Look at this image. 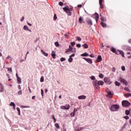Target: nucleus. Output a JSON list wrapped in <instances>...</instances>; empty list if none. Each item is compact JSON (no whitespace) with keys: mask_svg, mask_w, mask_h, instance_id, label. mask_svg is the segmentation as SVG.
Returning <instances> with one entry per match:
<instances>
[{"mask_svg":"<svg viewBox=\"0 0 131 131\" xmlns=\"http://www.w3.org/2000/svg\"><path fill=\"white\" fill-rule=\"evenodd\" d=\"M100 85H104V82L103 81H96L94 82L95 89H99Z\"/></svg>","mask_w":131,"mask_h":131,"instance_id":"nucleus-1","label":"nucleus"},{"mask_svg":"<svg viewBox=\"0 0 131 131\" xmlns=\"http://www.w3.org/2000/svg\"><path fill=\"white\" fill-rule=\"evenodd\" d=\"M118 109H119V105L118 104H114L110 107V110L112 111V112L118 111Z\"/></svg>","mask_w":131,"mask_h":131,"instance_id":"nucleus-2","label":"nucleus"},{"mask_svg":"<svg viewBox=\"0 0 131 131\" xmlns=\"http://www.w3.org/2000/svg\"><path fill=\"white\" fill-rule=\"evenodd\" d=\"M122 105L123 107H128L129 106H130V103L127 100H124L122 102Z\"/></svg>","mask_w":131,"mask_h":131,"instance_id":"nucleus-3","label":"nucleus"},{"mask_svg":"<svg viewBox=\"0 0 131 131\" xmlns=\"http://www.w3.org/2000/svg\"><path fill=\"white\" fill-rule=\"evenodd\" d=\"M92 18H94V19H95L96 23H98V21H99V18H100L99 14L95 13L92 15Z\"/></svg>","mask_w":131,"mask_h":131,"instance_id":"nucleus-4","label":"nucleus"},{"mask_svg":"<svg viewBox=\"0 0 131 131\" xmlns=\"http://www.w3.org/2000/svg\"><path fill=\"white\" fill-rule=\"evenodd\" d=\"M63 10H64V11L66 12L67 14H68L69 16H71V11H70V9H69V7L67 6L63 8Z\"/></svg>","mask_w":131,"mask_h":131,"instance_id":"nucleus-5","label":"nucleus"},{"mask_svg":"<svg viewBox=\"0 0 131 131\" xmlns=\"http://www.w3.org/2000/svg\"><path fill=\"white\" fill-rule=\"evenodd\" d=\"M106 97L107 98H111L113 96V92H111L110 90H108L106 91Z\"/></svg>","mask_w":131,"mask_h":131,"instance_id":"nucleus-6","label":"nucleus"},{"mask_svg":"<svg viewBox=\"0 0 131 131\" xmlns=\"http://www.w3.org/2000/svg\"><path fill=\"white\" fill-rule=\"evenodd\" d=\"M70 108V105L69 104H66L64 106H61L60 109H62V110H69Z\"/></svg>","mask_w":131,"mask_h":131,"instance_id":"nucleus-7","label":"nucleus"},{"mask_svg":"<svg viewBox=\"0 0 131 131\" xmlns=\"http://www.w3.org/2000/svg\"><path fill=\"white\" fill-rule=\"evenodd\" d=\"M104 79L105 83H107V84H111V83H112V82L110 81V79L108 78H104Z\"/></svg>","mask_w":131,"mask_h":131,"instance_id":"nucleus-8","label":"nucleus"},{"mask_svg":"<svg viewBox=\"0 0 131 131\" xmlns=\"http://www.w3.org/2000/svg\"><path fill=\"white\" fill-rule=\"evenodd\" d=\"M90 78H91V79H92V80H93L92 82H93L94 86H95L94 82H95V81H97L98 80H97V79H96V77L94 76H90Z\"/></svg>","mask_w":131,"mask_h":131,"instance_id":"nucleus-9","label":"nucleus"},{"mask_svg":"<svg viewBox=\"0 0 131 131\" xmlns=\"http://www.w3.org/2000/svg\"><path fill=\"white\" fill-rule=\"evenodd\" d=\"M83 59L89 64H92L93 63V60H92L91 58H83Z\"/></svg>","mask_w":131,"mask_h":131,"instance_id":"nucleus-10","label":"nucleus"},{"mask_svg":"<svg viewBox=\"0 0 131 131\" xmlns=\"http://www.w3.org/2000/svg\"><path fill=\"white\" fill-rule=\"evenodd\" d=\"M79 100H85L86 99V96L85 95H80L78 97Z\"/></svg>","mask_w":131,"mask_h":131,"instance_id":"nucleus-11","label":"nucleus"},{"mask_svg":"<svg viewBox=\"0 0 131 131\" xmlns=\"http://www.w3.org/2000/svg\"><path fill=\"white\" fill-rule=\"evenodd\" d=\"M4 91H5V87L2 83H0V93H4Z\"/></svg>","mask_w":131,"mask_h":131,"instance_id":"nucleus-12","label":"nucleus"},{"mask_svg":"<svg viewBox=\"0 0 131 131\" xmlns=\"http://www.w3.org/2000/svg\"><path fill=\"white\" fill-rule=\"evenodd\" d=\"M70 52L72 53H76V49L71 46V45H70Z\"/></svg>","mask_w":131,"mask_h":131,"instance_id":"nucleus-13","label":"nucleus"},{"mask_svg":"<svg viewBox=\"0 0 131 131\" xmlns=\"http://www.w3.org/2000/svg\"><path fill=\"white\" fill-rule=\"evenodd\" d=\"M86 23H88V24H89V25H91V26L93 25V21H92V19L89 18L86 19Z\"/></svg>","mask_w":131,"mask_h":131,"instance_id":"nucleus-14","label":"nucleus"},{"mask_svg":"<svg viewBox=\"0 0 131 131\" xmlns=\"http://www.w3.org/2000/svg\"><path fill=\"white\" fill-rule=\"evenodd\" d=\"M10 106L11 107H12L13 109H14V110H16V104H15L14 102H11L10 103Z\"/></svg>","mask_w":131,"mask_h":131,"instance_id":"nucleus-15","label":"nucleus"},{"mask_svg":"<svg viewBox=\"0 0 131 131\" xmlns=\"http://www.w3.org/2000/svg\"><path fill=\"white\" fill-rule=\"evenodd\" d=\"M120 81H121V82H123V83H124V84H125L126 85H127V84H128V82H127V81H125L124 79H122L121 78H120Z\"/></svg>","mask_w":131,"mask_h":131,"instance_id":"nucleus-16","label":"nucleus"},{"mask_svg":"<svg viewBox=\"0 0 131 131\" xmlns=\"http://www.w3.org/2000/svg\"><path fill=\"white\" fill-rule=\"evenodd\" d=\"M24 30H25L26 31H30V32H31V30L29 29L28 26L25 25L23 27Z\"/></svg>","mask_w":131,"mask_h":131,"instance_id":"nucleus-17","label":"nucleus"},{"mask_svg":"<svg viewBox=\"0 0 131 131\" xmlns=\"http://www.w3.org/2000/svg\"><path fill=\"white\" fill-rule=\"evenodd\" d=\"M82 129H84V128L83 127H77L75 128L76 131H81V130H82Z\"/></svg>","mask_w":131,"mask_h":131,"instance_id":"nucleus-18","label":"nucleus"},{"mask_svg":"<svg viewBox=\"0 0 131 131\" xmlns=\"http://www.w3.org/2000/svg\"><path fill=\"white\" fill-rule=\"evenodd\" d=\"M41 52L42 53V54L43 55H44V56H46V57H48L49 56V54L47 53H46L45 51H43V50H41Z\"/></svg>","mask_w":131,"mask_h":131,"instance_id":"nucleus-19","label":"nucleus"},{"mask_svg":"<svg viewBox=\"0 0 131 131\" xmlns=\"http://www.w3.org/2000/svg\"><path fill=\"white\" fill-rule=\"evenodd\" d=\"M124 50H126V51H131V47H128L127 46H125V48H123Z\"/></svg>","mask_w":131,"mask_h":131,"instance_id":"nucleus-20","label":"nucleus"},{"mask_svg":"<svg viewBox=\"0 0 131 131\" xmlns=\"http://www.w3.org/2000/svg\"><path fill=\"white\" fill-rule=\"evenodd\" d=\"M17 81L19 84H21L22 83V81L21 80V78H18L17 79Z\"/></svg>","mask_w":131,"mask_h":131,"instance_id":"nucleus-21","label":"nucleus"},{"mask_svg":"<svg viewBox=\"0 0 131 131\" xmlns=\"http://www.w3.org/2000/svg\"><path fill=\"white\" fill-rule=\"evenodd\" d=\"M82 57H89V53H84L83 54H81Z\"/></svg>","mask_w":131,"mask_h":131,"instance_id":"nucleus-22","label":"nucleus"},{"mask_svg":"<svg viewBox=\"0 0 131 131\" xmlns=\"http://www.w3.org/2000/svg\"><path fill=\"white\" fill-rule=\"evenodd\" d=\"M16 110L17 111L18 115H21V111H20V108L19 107H17Z\"/></svg>","mask_w":131,"mask_h":131,"instance_id":"nucleus-23","label":"nucleus"},{"mask_svg":"<svg viewBox=\"0 0 131 131\" xmlns=\"http://www.w3.org/2000/svg\"><path fill=\"white\" fill-rule=\"evenodd\" d=\"M82 47H83V48H84L85 49H88V48H89V45H88V43H84L82 45Z\"/></svg>","mask_w":131,"mask_h":131,"instance_id":"nucleus-24","label":"nucleus"},{"mask_svg":"<svg viewBox=\"0 0 131 131\" xmlns=\"http://www.w3.org/2000/svg\"><path fill=\"white\" fill-rule=\"evenodd\" d=\"M102 2H103V0H99V5L100 6V8H101V9H103V8H104V6L102 5Z\"/></svg>","mask_w":131,"mask_h":131,"instance_id":"nucleus-25","label":"nucleus"},{"mask_svg":"<svg viewBox=\"0 0 131 131\" xmlns=\"http://www.w3.org/2000/svg\"><path fill=\"white\" fill-rule=\"evenodd\" d=\"M97 59L98 60V62H101V61H102V56H101V55H98Z\"/></svg>","mask_w":131,"mask_h":131,"instance_id":"nucleus-26","label":"nucleus"},{"mask_svg":"<svg viewBox=\"0 0 131 131\" xmlns=\"http://www.w3.org/2000/svg\"><path fill=\"white\" fill-rule=\"evenodd\" d=\"M73 61V58L70 56L69 58L68 59V62H69V63H72Z\"/></svg>","mask_w":131,"mask_h":131,"instance_id":"nucleus-27","label":"nucleus"},{"mask_svg":"<svg viewBox=\"0 0 131 131\" xmlns=\"http://www.w3.org/2000/svg\"><path fill=\"white\" fill-rule=\"evenodd\" d=\"M119 53L122 55V57H124V52H123V51H121V50H119Z\"/></svg>","mask_w":131,"mask_h":131,"instance_id":"nucleus-28","label":"nucleus"},{"mask_svg":"<svg viewBox=\"0 0 131 131\" xmlns=\"http://www.w3.org/2000/svg\"><path fill=\"white\" fill-rule=\"evenodd\" d=\"M100 24L102 27H106V24L104 21H102Z\"/></svg>","mask_w":131,"mask_h":131,"instance_id":"nucleus-29","label":"nucleus"},{"mask_svg":"<svg viewBox=\"0 0 131 131\" xmlns=\"http://www.w3.org/2000/svg\"><path fill=\"white\" fill-rule=\"evenodd\" d=\"M111 50L112 51V52H113V53H116V49L113 47H112L111 48Z\"/></svg>","mask_w":131,"mask_h":131,"instance_id":"nucleus-30","label":"nucleus"},{"mask_svg":"<svg viewBox=\"0 0 131 131\" xmlns=\"http://www.w3.org/2000/svg\"><path fill=\"white\" fill-rule=\"evenodd\" d=\"M55 56H56V54L55 53V51H52V58H53V59H55Z\"/></svg>","mask_w":131,"mask_h":131,"instance_id":"nucleus-31","label":"nucleus"},{"mask_svg":"<svg viewBox=\"0 0 131 131\" xmlns=\"http://www.w3.org/2000/svg\"><path fill=\"white\" fill-rule=\"evenodd\" d=\"M82 21H83V18L81 16H80V18H79V23H82Z\"/></svg>","mask_w":131,"mask_h":131,"instance_id":"nucleus-32","label":"nucleus"},{"mask_svg":"<svg viewBox=\"0 0 131 131\" xmlns=\"http://www.w3.org/2000/svg\"><path fill=\"white\" fill-rule=\"evenodd\" d=\"M130 111H128V110H126L125 112V113L126 114V115H129V113H130Z\"/></svg>","mask_w":131,"mask_h":131,"instance_id":"nucleus-33","label":"nucleus"},{"mask_svg":"<svg viewBox=\"0 0 131 131\" xmlns=\"http://www.w3.org/2000/svg\"><path fill=\"white\" fill-rule=\"evenodd\" d=\"M115 84L117 86H119V85H120V83L118 82V81H115Z\"/></svg>","mask_w":131,"mask_h":131,"instance_id":"nucleus-34","label":"nucleus"},{"mask_svg":"<svg viewBox=\"0 0 131 131\" xmlns=\"http://www.w3.org/2000/svg\"><path fill=\"white\" fill-rule=\"evenodd\" d=\"M64 61H66V58L65 57H62L60 58V62H64Z\"/></svg>","mask_w":131,"mask_h":131,"instance_id":"nucleus-35","label":"nucleus"},{"mask_svg":"<svg viewBox=\"0 0 131 131\" xmlns=\"http://www.w3.org/2000/svg\"><path fill=\"white\" fill-rule=\"evenodd\" d=\"M55 127H57V128H60V126L59 125V124L58 123H56L55 124Z\"/></svg>","mask_w":131,"mask_h":131,"instance_id":"nucleus-36","label":"nucleus"},{"mask_svg":"<svg viewBox=\"0 0 131 131\" xmlns=\"http://www.w3.org/2000/svg\"><path fill=\"white\" fill-rule=\"evenodd\" d=\"M57 14H55L53 17V20L54 21H56V20H57Z\"/></svg>","mask_w":131,"mask_h":131,"instance_id":"nucleus-37","label":"nucleus"},{"mask_svg":"<svg viewBox=\"0 0 131 131\" xmlns=\"http://www.w3.org/2000/svg\"><path fill=\"white\" fill-rule=\"evenodd\" d=\"M21 108H30L29 106L20 105Z\"/></svg>","mask_w":131,"mask_h":131,"instance_id":"nucleus-38","label":"nucleus"},{"mask_svg":"<svg viewBox=\"0 0 131 131\" xmlns=\"http://www.w3.org/2000/svg\"><path fill=\"white\" fill-rule=\"evenodd\" d=\"M125 91H126V92H128L129 93L130 92V90H129V89L128 88H124Z\"/></svg>","mask_w":131,"mask_h":131,"instance_id":"nucleus-39","label":"nucleus"},{"mask_svg":"<svg viewBox=\"0 0 131 131\" xmlns=\"http://www.w3.org/2000/svg\"><path fill=\"white\" fill-rule=\"evenodd\" d=\"M76 40H78V41H80L81 40V38L80 37H76Z\"/></svg>","mask_w":131,"mask_h":131,"instance_id":"nucleus-40","label":"nucleus"},{"mask_svg":"<svg viewBox=\"0 0 131 131\" xmlns=\"http://www.w3.org/2000/svg\"><path fill=\"white\" fill-rule=\"evenodd\" d=\"M45 80L44 78H43V76H42L41 78H40V82H43V81Z\"/></svg>","mask_w":131,"mask_h":131,"instance_id":"nucleus-41","label":"nucleus"},{"mask_svg":"<svg viewBox=\"0 0 131 131\" xmlns=\"http://www.w3.org/2000/svg\"><path fill=\"white\" fill-rule=\"evenodd\" d=\"M75 115V112H73L72 113H71V116L72 117H74Z\"/></svg>","mask_w":131,"mask_h":131,"instance_id":"nucleus-42","label":"nucleus"},{"mask_svg":"<svg viewBox=\"0 0 131 131\" xmlns=\"http://www.w3.org/2000/svg\"><path fill=\"white\" fill-rule=\"evenodd\" d=\"M121 70H122V71H125V67L122 66L121 67Z\"/></svg>","mask_w":131,"mask_h":131,"instance_id":"nucleus-43","label":"nucleus"},{"mask_svg":"<svg viewBox=\"0 0 131 131\" xmlns=\"http://www.w3.org/2000/svg\"><path fill=\"white\" fill-rule=\"evenodd\" d=\"M126 97H127V98H128V97H131V94L130 93H127L126 94Z\"/></svg>","mask_w":131,"mask_h":131,"instance_id":"nucleus-44","label":"nucleus"},{"mask_svg":"<svg viewBox=\"0 0 131 131\" xmlns=\"http://www.w3.org/2000/svg\"><path fill=\"white\" fill-rule=\"evenodd\" d=\"M69 52H70V46L69 47V49H68L66 50V53H69Z\"/></svg>","mask_w":131,"mask_h":131,"instance_id":"nucleus-45","label":"nucleus"},{"mask_svg":"<svg viewBox=\"0 0 131 131\" xmlns=\"http://www.w3.org/2000/svg\"><path fill=\"white\" fill-rule=\"evenodd\" d=\"M99 76L100 78H103V77H104V75H103V74H100Z\"/></svg>","mask_w":131,"mask_h":131,"instance_id":"nucleus-46","label":"nucleus"},{"mask_svg":"<svg viewBox=\"0 0 131 131\" xmlns=\"http://www.w3.org/2000/svg\"><path fill=\"white\" fill-rule=\"evenodd\" d=\"M6 59H7L10 60V61H11V60H12V57H11V56H8L6 57Z\"/></svg>","mask_w":131,"mask_h":131,"instance_id":"nucleus-47","label":"nucleus"},{"mask_svg":"<svg viewBox=\"0 0 131 131\" xmlns=\"http://www.w3.org/2000/svg\"><path fill=\"white\" fill-rule=\"evenodd\" d=\"M41 95L42 98H43V90L42 89L41 90Z\"/></svg>","mask_w":131,"mask_h":131,"instance_id":"nucleus-48","label":"nucleus"},{"mask_svg":"<svg viewBox=\"0 0 131 131\" xmlns=\"http://www.w3.org/2000/svg\"><path fill=\"white\" fill-rule=\"evenodd\" d=\"M123 118H125V119H126V120L129 119V117L127 116H124Z\"/></svg>","mask_w":131,"mask_h":131,"instance_id":"nucleus-49","label":"nucleus"},{"mask_svg":"<svg viewBox=\"0 0 131 131\" xmlns=\"http://www.w3.org/2000/svg\"><path fill=\"white\" fill-rule=\"evenodd\" d=\"M71 45L72 47L75 46V42H71Z\"/></svg>","mask_w":131,"mask_h":131,"instance_id":"nucleus-50","label":"nucleus"},{"mask_svg":"<svg viewBox=\"0 0 131 131\" xmlns=\"http://www.w3.org/2000/svg\"><path fill=\"white\" fill-rule=\"evenodd\" d=\"M55 46L56 47H58V46H59V42H55Z\"/></svg>","mask_w":131,"mask_h":131,"instance_id":"nucleus-51","label":"nucleus"},{"mask_svg":"<svg viewBox=\"0 0 131 131\" xmlns=\"http://www.w3.org/2000/svg\"><path fill=\"white\" fill-rule=\"evenodd\" d=\"M24 19H25V17H24V16H22V18L20 19V21L21 22H23V21H24Z\"/></svg>","mask_w":131,"mask_h":131,"instance_id":"nucleus-52","label":"nucleus"},{"mask_svg":"<svg viewBox=\"0 0 131 131\" xmlns=\"http://www.w3.org/2000/svg\"><path fill=\"white\" fill-rule=\"evenodd\" d=\"M70 57H71V58H72L73 57H75V53H74L71 55H70Z\"/></svg>","mask_w":131,"mask_h":131,"instance_id":"nucleus-53","label":"nucleus"},{"mask_svg":"<svg viewBox=\"0 0 131 131\" xmlns=\"http://www.w3.org/2000/svg\"><path fill=\"white\" fill-rule=\"evenodd\" d=\"M76 47L77 48H80V47H81V45L79 44V43H78L76 45Z\"/></svg>","mask_w":131,"mask_h":131,"instance_id":"nucleus-54","label":"nucleus"},{"mask_svg":"<svg viewBox=\"0 0 131 131\" xmlns=\"http://www.w3.org/2000/svg\"><path fill=\"white\" fill-rule=\"evenodd\" d=\"M112 71H113V72H115L116 71V68H113Z\"/></svg>","mask_w":131,"mask_h":131,"instance_id":"nucleus-55","label":"nucleus"},{"mask_svg":"<svg viewBox=\"0 0 131 131\" xmlns=\"http://www.w3.org/2000/svg\"><path fill=\"white\" fill-rule=\"evenodd\" d=\"M101 21H102V22H104V21H106V18H104V17H102Z\"/></svg>","mask_w":131,"mask_h":131,"instance_id":"nucleus-56","label":"nucleus"},{"mask_svg":"<svg viewBox=\"0 0 131 131\" xmlns=\"http://www.w3.org/2000/svg\"><path fill=\"white\" fill-rule=\"evenodd\" d=\"M18 95H22V91H18Z\"/></svg>","mask_w":131,"mask_h":131,"instance_id":"nucleus-57","label":"nucleus"},{"mask_svg":"<svg viewBox=\"0 0 131 131\" xmlns=\"http://www.w3.org/2000/svg\"><path fill=\"white\" fill-rule=\"evenodd\" d=\"M59 6H63V3H62V2H59Z\"/></svg>","mask_w":131,"mask_h":131,"instance_id":"nucleus-58","label":"nucleus"},{"mask_svg":"<svg viewBox=\"0 0 131 131\" xmlns=\"http://www.w3.org/2000/svg\"><path fill=\"white\" fill-rule=\"evenodd\" d=\"M77 108H74V111L73 112H74L75 113V112H77Z\"/></svg>","mask_w":131,"mask_h":131,"instance_id":"nucleus-59","label":"nucleus"},{"mask_svg":"<svg viewBox=\"0 0 131 131\" xmlns=\"http://www.w3.org/2000/svg\"><path fill=\"white\" fill-rule=\"evenodd\" d=\"M16 77L17 79L20 78V77H19V75H18V74H17V73L16 74Z\"/></svg>","mask_w":131,"mask_h":131,"instance_id":"nucleus-60","label":"nucleus"},{"mask_svg":"<svg viewBox=\"0 0 131 131\" xmlns=\"http://www.w3.org/2000/svg\"><path fill=\"white\" fill-rule=\"evenodd\" d=\"M54 123H55V122H56V118L54 117Z\"/></svg>","mask_w":131,"mask_h":131,"instance_id":"nucleus-61","label":"nucleus"},{"mask_svg":"<svg viewBox=\"0 0 131 131\" xmlns=\"http://www.w3.org/2000/svg\"><path fill=\"white\" fill-rule=\"evenodd\" d=\"M64 36L65 37H67L68 36V34L67 33L64 34Z\"/></svg>","mask_w":131,"mask_h":131,"instance_id":"nucleus-62","label":"nucleus"},{"mask_svg":"<svg viewBox=\"0 0 131 131\" xmlns=\"http://www.w3.org/2000/svg\"><path fill=\"white\" fill-rule=\"evenodd\" d=\"M125 126H126V123L124 124V126L123 127V128H125Z\"/></svg>","mask_w":131,"mask_h":131,"instance_id":"nucleus-63","label":"nucleus"},{"mask_svg":"<svg viewBox=\"0 0 131 131\" xmlns=\"http://www.w3.org/2000/svg\"><path fill=\"white\" fill-rule=\"evenodd\" d=\"M8 71L12 72V69H8Z\"/></svg>","mask_w":131,"mask_h":131,"instance_id":"nucleus-64","label":"nucleus"}]
</instances>
